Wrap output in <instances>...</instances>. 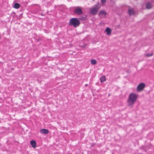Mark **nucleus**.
<instances>
[{"instance_id": "1", "label": "nucleus", "mask_w": 154, "mask_h": 154, "mask_svg": "<svg viewBox=\"0 0 154 154\" xmlns=\"http://www.w3.org/2000/svg\"><path fill=\"white\" fill-rule=\"evenodd\" d=\"M137 95L135 94L132 93L130 94L128 99L127 100L128 106H132L137 99Z\"/></svg>"}, {"instance_id": "2", "label": "nucleus", "mask_w": 154, "mask_h": 154, "mask_svg": "<svg viewBox=\"0 0 154 154\" xmlns=\"http://www.w3.org/2000/svg\"><path fill=\"white\" fill-rule=\"evenodd\" d=\"M80 24L79 20L76 18H71L69 22V25L73 26L74 27H76L79 26Z\"/></svg>"}, {"instance_id": "3", "label": "nucleus", "mask_w": 154, "mask_h": 154, "mask_svg": "<svg viewBox=\"0 0 154 154\" xmlns=\"http://www.w3.org/2000/svg\"><path fill=\"white\" fill-rule=\"evenodd\" d=\"M95 6V7L90 9V13L92 15H96L98 12V10L100 9L101 6L99 2H97Z\"/></svg>"}, {"instance_id": "4", "label": "nucleus", "mask_w": 154, "mask_h": 154, "mask_svg": "<svg viewBox=\"0 0 154 154\" xmlns=\"http://www.w3.org/2000/svg\"><path fill=\"white\" fill-rule=\"evenodd\" d=\"M82 8V7H77L76 8L73 10L74 14L78 15L82 14L83 12Z\"/></svg>"}, {"instance_id": "5", "label": "nucleus", "mask_w": 154, "mask_h": 154, "mask_svg": "<svg viewBox=\"0 0 154 154\" xmlns=\"http://www.w3.org/2000/svg\"><path fill=\"white\" fill-rule=\"evenodd\" d=\"M145 86V84L143 83H141L139 84L137 87V91L138 92L143 90Z\"/></svg>"}, {"instance_id": "6", "label": "nucleus", "mask_w": 154, "mask_h": 154, "mask_svg": "<svg viewBox=\"0 0 154 154\" xmlns=\"http://www.w3.org/2000/svg\"><path fill=\"white\" fill-rule=\"evenodd\" d=\"M49 131L48 129H42L40 130V132L44 134H47L49 133Z\"/></svg>"}, {"instance_id": "7", "label": "nucleus", "mask_w": 154, "mask_h": 154, "mask_svg": "<svg viewBox=\"0 0 154 154\" xmlns=\"http://www.w3.org/2000/svg\"><path fill=\"white\" fill-rule=\"evenodd\" d=\"M30 143L32 146L33 148H35L36 146V142L34 140H32L30 141Z\"/></svg>"}, {"instance_id": "8", "label": "nucleus", "mask_w": 154, "mask_h": 154, "mask_svg": "<svg viewBox=\"0 0 154 154\" xmlns=\"http://www.w3.org/2000/svg\"><path fill=\"white\" fill-rule=\"evenodd\" d=\"M106 12L105 11L102 10H100L98 13V15H106Z\"/></svg>"}, {"instance_id": "9", "label": "nucleus", "mask_w": 154, "mask_h": 154, "mask_svg": "<svg viewBox=\"0 0 154 154\" xmlns=\"http://www.w3.org/2000/svg\"><path fill=\"white\" fill-rule=\"evenodd\" d=\"M105 31L107 33V35H109L111 34L112 30L109 28L107 27L105 29Z\"/></svg>"}, {"instance_id": "10", "label": "nucleus", "mask_w": 154, "mask_h": 154, "mask_svg": "<svg viewBox=\"0 0 154 154\" xmlns=\"http://www.w3.org/2000/svg\"><path fill=\"white\" fill-rule=\"evenodd\" d=\"M20 7V4L18 3H15L13 6V7L16 9H18Z\"/></svg>"}, {"instance_id": "11", "label": "nucleus", "mask_w": 154, "mask_h": 154, "mask_svg": "<svg viewBox=\"0 0 154 154\" xmlns=\"http://www.w3.org/2000/svg\"><path fill=\"white\" fill-rule=\"evenodd\" d=\"M128 13L131 16L134 14V11L132 9H129L128 10Z\"/></svg>"}, {"instance_id": "12", "label": "nucleus", "mask_w": 154, "mask_h": 154, "mask_svg": "<svg viewBox=\"0 0 154 154\" xmlns=\"http://www.w3.org/2000/svg\"><path fill=\"white\" fill-rule=\"evenodd\" d=\"M152 5L150 3H147L146 5V8L147 9H150L152 8Z\"/></svg>"}, {"instance_id": "13", "label": "nucleus", "mask_w": 154, "mask_h": 154, "mask_svg": "<svg viewBox=\"0 0 154 154\" xmlns=\"http://www.w3.org/2000/svg\"><path fill=\"white\" fill-rule=\"evenodd\" d=\"M100 81L101 82H103L106 80V77L104 75L103 76L100 78Z\"/></svg>"}, {"instance_id": "14", "label": "nucleus", "mask_w": 154, "mask_h": 154, "mask_svg": "<svg viewBox=\"0 0 154 154\" xmlns=\"http://www.w3.org/2000/svg\"><path fill=\"white\" fill-rule=\"evenodd\" d=\"M91 63L93 65H96L97 64V61L95 60L92 59L91 60Z\"/></svg>"}, {"instance_id": "15", "label": "nucleus", "mask_w": 154, "mask_h": 154, "mask_svg": "<svg viewBox=\"0 0 154 154\" xmlns=\"http://www.w3.org/2000/svg\"><path fill=\"white\" fill-rule=\"evenodd\" d=\"M79 19L81 20H85L86 19V16L81 17L79 18Z\"/></svg>"}, {"instance_id": "16", "label": "nucleus", "mask_w": 154, "mask_h": 154, "mask_svg": "<svg viewBox=\"0 0 154 154\" xmlns=\"http://www.w3.org/2000/svg\"><path fill=\"white\" fill-rule=\"evenodd\" d=\"M106 0H101V2L102 5L105 4L106 3Z\"/></svg>"}, {"instance_id": "17", "label": "nucleus", "mask_w": 154, "mask_h": 154, "mask_svg": "<svg viewBox=\"0 0 154 154\" xmlns=\"http://www.w3.org/2000/svg\"><path fill=\"white\" fill-rule=\"evenodd\" d=\"M152 54L151 53V54H149L148 53L146 54V56L147 57H149L150 56H152Z\"/></svg>"}, {"instance_id": "18", "label": "nucleus", "mask_w": 154, "mask_h": 154, "mask_svg": "<svg viewBox=\"0 0 154 154\" xmlns=\"http://www.w3.org/2000/svg\"><path fill=\"white\" fill-rule=\"evenodd\" d=\"M41 39L40 38H37V42H39L41 40Z\"/></svg>"}, {"instance_id": "19", "label": "nucleus", "mask_w": 154, "mask_h": 154, "mask_svg": "<svg viewBox=\"0 0 154 154\" xmlns=\"http://www.w3.org/2000/svg\"><path fill=\"white\" fill-rule=\"evenodd\" d=\"M86 44H85L83 45V47H86Z\"/></svg>"}, {"instance_id": "20", "label": "nucleus", "mask_w": 154, "mask_h": 154, "mask_svg": "<svg viewBox=\"0 0 154 154\" xmlns=\"http://www.w3.org/2000/svg\"><path fill=\"white\" fill-rule=\"evenodd\" d=\"M88 84H86L85 85V86H88Z\"/></svg>"}, {"instance_id": "21", "label": "nucleus", "mask_w": 154, "mask_h": 154, "mask_svg": "<svg viewBox=\"0 0 154 154\" xmlns=\"http://www.w3.org/2000/svg\"><path fill=\"white\" fill-rule=\"evenodd\" d=\"M1 37L0 36V39H1Z\"/></svg>"}]
</instances>
